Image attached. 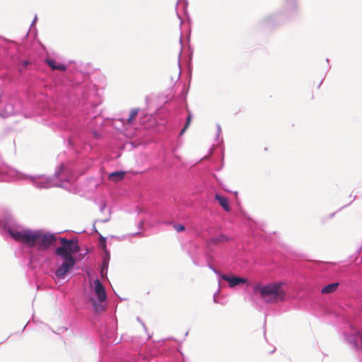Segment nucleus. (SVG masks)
<instances>
[{"label":"nucleus","mask_w":362,"mask_h":362,"mask_svg":"<svg viewBox=\"0 0 362 362\" xmlns=\"http://www.w3.org/2000/svg\"><path fill=\"white\" fill-rule=\"evenodd\" d=\"M218 132L221 131V127L219 126H218Z\"/></svg>","instance_id":"20"},{"label":"nucleus","mask_w":362,"mask_h":362,"mask_svg":"<svg viewBox=\"0 0 362 362\" xmlns=\"http://www.w3.org/2000/svg\"><path fill=\"white\" fill-rule=\"evenodd\" d=\"M9 233L16 241L25 244L30 247L37 246L39 250H46L57 240L54 235L40 230H10Z\"/></svg>","instance_id":"2"},{"label":"nucleus","mask_w":362,"mask_h":362,"mask_svg":"<svg viewBox=\"0 0 362 362\" xmlns=\"http://www.w3.org/2000/svg\"><path fill=\"white\" fill-rule=\"evenodd\" d=\"M337 286H338V284H336V283L329 284L322 289V293H332L337 289Z\"/></svg>","instance_id":"13"},{"label":"nucleus","mask_w":362,"mask_h":362,"mask_svg":"<svg viewBox=\"0 0 362 362\" xmlns=\"http://www.w3.org/2000/svg\"><path fill=\"white\" fill-rule=\"evenodd\" d=\"M229 240L228 237L221 234L211 240L213 244H218L221 243L227 242Z\"/></svg>","instance_id":"12"},{"label":"nucleus","mask_w":362,"mask_h":362,"mask_svg":"<svg viewBox=\"0 0 362 362\" xmlns=\"http://www.w3.org/2000/svg\"><path fill=\"white\" fill-rule=\"evenodd\" d=\"M125 175V171H115L108 174L107 179L112 182L117 183L123 180Z\"/></svg>","instance_id":"8"},{"label":"nucleus","mask_w":362,"mask_h":362,"mask_svg":"<svg viewBox=\"0 0 362 362\" xmlns=\"http://www.w3.org/2000/svg\"><path fill=\"white\" fill-rule=\"evenodd\" d=\"M214 301L216 302V295H214Z\"/></svg>","instance_id":"21"},{"label":"nucleus","mask_w":362,"mask_h":362,"mask_svg":"<svg viewBox=\"0 0 362 362\" xmlns=\"http://www.w3.org/2000/svg\"><path fill=\"white\" fill-rule=\"evenodd\" d=\"M46 63L52 70L65 71L66 67L62 64H57L56 61L53 59H47Z\"/></svg>","instance_id":"10"},{"label":"nucleus","mask_w":362,"mask_h":362,"mask_svg":"<svg viewBox=\"0 0 362 362\" xmlns=\"http://www.w3.org/2000/svg\"><path fill=\"white\" fill-rule=\"evenodd\" d=\"M254 294L259 296L264 302L276 304L288 299V286L285 281H272L256 284L253 286Z\"/></svg>","instance_id":"1"},{"label":"nucleus","mask_w":362,"mask_h":362,"mask_svg":"<svg viewBox=\"0 0 362 362\" xmlns=\"http://www.w3.org/2000/svg\"><path fill=\"white\" fill-rule=\"evenodd\" d=\"M135 115H136V111L135 110H132V112H131V115H130V118L129 119L132 120Z\"/></svg>","instance_id":"17"},{"label":"nucleus","mask_w":362,"mask_h":362,"mask_svg":"<svg viewBox=\"0 0 362 362\" xmlns=\"http://www.w3.org/2000/svg\"><path fill=\"white\" fill-rule=\"evenodd\" d=\"M28 62H25V66L28 65Z\"/></svg>","instance_id":"22"},{"label":"nucleus","mask_w":362,"mask_h":362,"mask_svg":"<svg viewBox=\"0 0 362 362\" xmlns=\"http://www.w3.org/2000/svg\"><path fill=\"white\" fill-rule=\"evenodd\" d=\"M64 262L56 270L55 275L58 279H62L74 267L76 261L74 257H63Z\"/></svg>","instance_id":"5"},{"label":"nucleus","mask_w":362,"mask_h":362,"mask_svg":"<svg viewBox=\"0 0 362 362\" xmlns=\"http://www.w3.org/2000/svg\"><path fill=\"white\" fill-rule=\"evenodd\" d=\"M136 213H137V214H140V213H141V210H138V209H137Z\"/></svg>","instance_id":"19"},{"label":"nucleus","mask_w":362,"mask_h":362,"mask_svg":"<svg viewBox=\"0 0 362 362\" xmlns=\"http://www.w3.org/2000/svg\"><path fill=\"white\" fill-rule=\"evenodd\" d=\"M61 247L55 250V254L62 257H74L73 254L80 251V247L77 244V240H67L65 238H60Z\"/></svg>","instance_id":"3"},{"label":"nucleus","mask_w":362,"mask_h":362,"mask_svg":"<svg viewBox=\"0 0 362 362\" xmlns=\"http://www.w3.org/2000/svg\"><path fill=\"white\" fill-rule=\"evenodd\" d=\"M141 123L144 128H151L155 125V118L152 115H146L141 119Z\"/></svg>","instance_id":"9"},{"label":"nucleus","mask_w":362,"mask_h":362,"mask_svg":"<svg viewBox=\"0 0 362 362\" xmlns=\"http://www.w3.org/2000/svg\"><path fill=\"white\" fill-rule=\"evenodd\" d=\"M191 119H192V115L190 114H189L188 117H187V123H186L185 127L181 130L180 134H184V132H185V130L187 129V128L188 127V126L190 123Z\"/></svg>","instance_id":"14"},{"label":"nucleus","mask_w":362,"mask_h":362,"mask_svg":"<svg viewBox=\"0 0 362 362\" xmlns=\"http://www.w3.org/2000/svg\"><path fill=\"white\" fill-rule=\"evenodd\" d=\"M346 341L353 347L362 349V331L351 327L350 334L345 335Z\"/></svg>","instance_id":"6"},{"label":"nucleus","mask_w":362,"mask_h":362,"mask_svg":"<svg viewBox=\"0 0 362 362\" xmlns=\"http://www.w3.org/2000/svg\"><path fill=\"white\" fill-rule=\"evenodd\" d=\"M220 276L222 279L226 281L229 284L230 287L231 288L246 282L245 279L238 276H228L225 274L220 275Z\"/></svg>","instance_id":"7"},{"label":"nucleus","mask_w":362,"mask_h":362,"mask_svg":"<svg viewBox=\"0 0 362 362\" xmlns=\"http://www.w3.org/2000/svg\"><path fill=\"white\" fill-rule=\"evenodd\" d=\"M216 199L218 202L219 204L227 211H230L228 199L219 194H216Z\"/></svg>","instance_id":"11"},{"label":"nucleus","mask_w":362,"mask_h":362,"mask_svg":"<svg viewBox=\"0 0 362 362\" xmlns=\"http://www.w3.org/2000/svg\"><path fill=\"white\" fill-rule=\"evenodd\" d=\"M107 267V263L106 262V261L105 260L104 262H103V267H102V269H101V273L103 274L104 273V271L105 269H106Z\"/></svg>","instance_id":"16"},{"label":"nucleus","mask_w":362,"mask_h":362,"mask_svg":"<svg viewBox=\"0 0 362 362\" xmlns=\"http://www.w3.org/2000/svg\"><path fill=\"white\" fill-rule=\"evenodd\" d=\"M174 228H175L177 232H181V231L184 230L185 227H184V226H183V225L177 224V225L174 226Z\"/></svg>","instance_id":"15"},{"label":"nucleus","mask_w":362,"mask_h":362,"mask_svg":"<svg viewBox=\"0 0 362 362\" xmlns=\"http://www.w3.org/2000/svg\"><path fill=\"white\" fill-rule=\"evenodd\" d=\"M140 224H141V228H144V220L141 221Z\"/></svg>","instance_id":"18"},{"label":"nucleus","mask_w":362,"mask_h":362,"mask_svg":"<svg viewBox=\"0 0 362 362\" xmlns=\"http://www.w3.org/2000/svg\"><path fill=\"white\" fill-rule=\"evenodd\" d=\"M94 291L98 296L99 303H97L95 300H92V303L95 311L100 312L104 310L103 303L106 300V293L104 286L98 279L94 281Z\"/></svg>","instance_id":"4"}]
</instances>
